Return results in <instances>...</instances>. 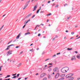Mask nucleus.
Returning <instances> with one entry per match:
<instances>
[{"instance_id":"f257e3e1","label":"nucleus","mask_w":80,"mask_h":80,"mask_svg":"<svg viewBox=\"0 0 80 80\" xmlns=\"http://www.w3.org/2000/svg\"><path fill=\"white\" fill-rule=\"evenodd\" d=\"M69 69V68H63L62 69L61 72L62 73H66V72H67L66 70L68 71Z\"/></svg>"},{"instance_id":"f03ea898","label":"nucleus","mask_w":80,"mask_h":80,"mask_svg":"<svg viewBox=\"0 0 80 80\" xmlns=\"http://www.w3.org/2000/svg\"><path fill=\"white\" fill-rule=\"evenodd\" d=\"M73 75V74H68L66 76V78H70V77H72Z\"/></svg>"},{"instance_id":"7ed1b4c3","label":"nucleus","mask_w":80,"mask_h":80,"mask_svg":"<svg viewBox=\"0 0 80 80\" xmlns=\"http://www.w3.org/2000/svg\"><path fill=\"white\" fill-rule=\"evenodd\" d=\"M12 53V51L9 50V51L7 53V56H9L10 55H11Z\"/></svg>"},{"instance_id":"20e7f679","label":"nucleus","mask_w":80,"mask_h":80,"mask_svg":"<svg viewBox=\"0 0 80 80\" xmlns=\"http://www.w3.org/2000/svg\"><path fill=\"white\" fill-rule=\"evenodd\" d=\"M13 45H13V44H11V45H9V46H7V47H8L6 49V50H8V49H9L10 48V47H11V46H13Z\"/></svg>"},{"instance_id":"39448f33","label":"nucleus","mask_w":80,"mask_h":80,"mask_svg":"<svg viewBox=\"0 0 80 80\" xmlns=\"http://www.w3.org/2000/svg\"><path fill=\"white\" fill-rule=\"evenodd\" d=\"M59 76H60V74H59L58 73H57L55 75V78H58V77H59Z\"/></svg>"},{"instance_id":"423d86ee","label":"nucleus","mask_w":80,"mask_h":80,"mask_svg":"<svg viewBox=\"0 0 80 80\" xmlns=\"http://www.w3.org/2000/svg\"><path fill=\"white\" fill-rule=\"evenodd\" d=\"M45 75H46V74L45 73H42L40 75V77H41V78H42L43 77H45Z\"/></svg>"},{"instance_id":"0eeeda50","label":"nucleus","mask_w":80,"mask_h":80,"mask_svg":"<svg viewBox=\"0 0 80 80\" xmlns=\"http://www.w3.org/2000/svg\"><path fill=\"white\" fill-rule=\"evenodd\" d=\"M37 6H34L33 7V9L32 10L33 11H35L36 10H37Z\"/></svg>"},{"instance_id":"6e6552de","label":"nucleus","mask_w":80,"mask_h":80,"mask_svg":"<svg viewBox=\"0 0 80 80\" xmlns=\"http://www.w3.org/2000/svg\"><path fill=\"white\" fill-rule=\"evenodd\" d=\"M28 22H30V19H28V20L25 21V22H24V24H27V23H28Z\"/></svg>"},{"instance_id":"1a4fd4ad","label":"nucleus","mask_w":80,"mask_h":80,"mask_svg":"<svg viewBox=\"0 0 80 80\" xmlns=\"http://www.w3.org/2000/svg\"><path fill=\"white\" fill-rule=\"evenodd\" d=\"M53 71H54V72H57V71H58V68H54L53 69Z\"/></svg>"},{"instance_id":"9d476101","label":"nucleus","mask_w":80,"mask_h":80,"mask_svg":"<svg viewBox=\"0 0 80 80\" xmlns=\"http://www.w3.org/2000/svg\"><path fill=\"white\" fill-rule=\"evenodd\" d=\"M76 58H78V59H80V54H78L76 56Z\"/></svg>"},{"instance_id":"9b49d317","label":"nucleus","mask_w":80,"mask_h":80,"mask_svg":"<svg viewBox=\"0 0 80 80\" xmlns=\"http://www.w3.org/2000/svg\"><path fill=\"white\" fill-rule=\"evenodd\" d=\"M76 58H75V56H73L71 59V60L73 61L74 60H76Z\"/></svg>"},{"instance_id":"f8f14e48","label":"nucleus","mask_w":80,"mask_h":80,"mask_svg":"<svg viewBox=\"0 0 80 80\" xmlns=\"http://www.w3.org/2000/svg\"><path fill=\"white\" fill-rule=\"evenodd\" d=\"M20 35H21V33H19L16 39H18L20 37Z\"/></svg>"},{"instance_id":"ddd939ff","label":"nucleus","mask_w":80,"mask_h":80,"mask_svg":"<svg viewBox=\"0 0 80 80\" xmlns=\"http://www.w3.org/2000/svg\"><path fill=\"white\" fill-rule=\"evenodd\" d=\"M28 6V4L25 5L24 7L23 8V10H25V8H26Z\"/></svg>"},{"instance_id":"4468645a","label":"nucleus","mask_w":80,"mask_h":80,"mask_svg":"<svg viewBox=\"0 0 80 80\" xmlns=\"http://www.w3.org/2000/svg\"><path fill=\"white\" fill-rule=\"evenodd\" d=\"M65 74H61L60 75V77H65Z\"/></svg>"},{"instance_id":"2eb2a0df","label":"nucleus","mask_w":80,"mask_h":80,"mask_svg":"<svg viewBox=\"0 0 80 80\" xmlns=\"http://www.w3.org/2000/svg\"><path fill=\"white\" fill-rule=\"evenodd\" d=\"M48 79H50V78H51V76L49 74H48Z\"/></svg>"},{"instance_id":"dca6fc26","label":"nucleus","mask_w":80,"mask_h":80,"mask_svg":"<svg viewBox=\"0 0 80 80\" xmlns=\"http://www.w3.org/2000/svg\"><path fill=\"white\" fill-rule=\"evenodd\" d=\"M74 78L73 77L70 78H68V80H72Z\"/></svg>"},{"instance_id":"f3484780","label":"nucleus","mask_w":80,"mask_h":80,"mask_svg":"<svg viewBox=\"0 0 80 80\" xmlns=\"http://www.w3.org/2000/svg\"><path fill=\"white\" fill-rule=\"evenodd\" d=\"M22 64V63H19L18 66V67H20Z\"/></svg>"},{"instance_id":"a211bd4d","label":"nucleus","mask_w":80,"mask_h":80,"mask_svg":"<svg viewBox=\"0 0 80 80\" xmlns=\"http://www.w3.org/2000/svg\"><path fill=\"white\" fill-rule=\"evenodd\" d=\"M32 13L29 14V15H28V16H27L26 17V18L28 17H28H30V16H31V15H32Z\"/></svg>"},{"instance_id":"6ab92c4d","label":"nucleus","mask_w":80,"mask_h":80,"mask_svg":"<svg viewBox=\"0 0 80 80\" xmlns=\"http://www.w3.org/2000/svg\"><path fill=\"white\" fill-rule=\"evenodd\" d=\"M29 34H30V32H28V33H25V35H29Z\"/></svg>"},{"instance_id":"aec40b11","label":"nucleus","mask_w":80,"mask_h":80,"mask_svg":"<svg viewBox=\"0 0 80 80\" xmlns=\"http://www.w3.org/2000/svg\"><path fill=\"white\" fill-rule=\"evenodd\" d=\"M3 27H4V25H3L0 28V31H1V30L3 28Z\"/></svg>"},{"instance_id":"412c9836","label":"nucleus","mask_w":80,"mask_h":80,"mask_svg":"<svg viewBox=\"0 0 80 80\" xmlns=\"http://www.w3.org/2000/svg\"><path fill=\"white\" fill-rule=\"evenodd\" d=\"M3 27H4V25H3L0 28V31H1V30L3 28Z\"/></svg>"},{"instance_id":"4be33fe9","label":"nucleus","mask_w":80,"mask_h":80,"mask_svg":"<svg viewBox=\"0 0 80 80\" xmlns=\"http://www.w3.org/2000/svg\"><path fill=\"white\" fill-rule=\"evenodd\" d=\"M67 50H68L69 51L70 50H72V48H68L67 49Z\"/></svg>"},{"instance_id":"5701e85b","label":"nucleus","mask_w":80,"mask_h":80,"mask_svg":"<svg viewBox=\"0 0 80 80\" xmlns=\"http://www.w3.org/2000/svg\"><path fill=\"white\" fill-rule=\"evenodd\" d=\"M47 80V78L46 77L44 78L43 79V80Z\"/></svg>"},{"instance_id":"b1692460","label":"nucleus","mask_w":80,"mask_h":80,"mask_svg":"<svg viewBox=\"0 0 80 80\" xmlns=\"http://www.w3.org/2000/svg\"><path fill=\"white\" fill-rule=\"evenodd\" d=\"M19 75H20V74H17V76H16V78H18V77H19Z\"/></svg>"},{"instance_id":"393cba45","label":"nucleus","mask_w":80,"mask_h":80,"mask_svg":"<svg viewBox=\"0 0 80 80\" xmlns=\"http://www.w3.org/2000/svg\"><path fill=\"white\" fill-rule=\"evenodd\" d=\"M40 11V9H38L37 12V13H39V12Z\"/></svg>"},{"instance_id":"a878e982","label":"nucleus","mask_w":80,"mask_h":80,"mask_svg":"<svg viewBox=\"0 0 80 80\" xmlns=\"http://www.w3.org/2000/svg\"><path fill=\"white\" fill-rule=\"evenodd\" d=\"M17 78V76H14L13 78Z\"/></svg>"},{"instance_id":"bb28decb","label":"nucleus","mask_w":80,"mask_h":80,"mask_svg":"<svg viewBox=\"0 0 80 80\" xmlns=\"http://www.w3.org/2000/svg\"><path fill=\"white\" fill-rule=\"evenodd\" d=\"M52 71V69L51 68H49L48 70V72H50V71Z\"/></svg>"},{"instance_id":"cd10ccee","label":"nucleus","mask_w":80,"mask_h":80,"mask_svg":"<svg viewBox=\"0 0 80 80\" xmlns=\"http://www.w3.org/2000/svg\"><path fill=\"white\" fill-rule=\"evenodd\" d=\"M52 15V13H50L48 14H47V16H50V15Z\"/></svg>"},{"instance_id":"c85d7f7f","label":"nucleus","mask_w":80,"mask_h":80,"mask_svg":"<svg viewBox=\"0 0 80 80\" xmlns=\"http://www.w3.org/2000/svg\"><path fill=\"white\" fill-rule=\"evenodd\" d=\"M70 17L68 18H67V20H69V19H70Z\"/></svg>"},{"instance_id":"c756f323","label":"nucleus","mask_w":80,"mask_h":80,"mask_svg":"<svg viewBox=\"0 0 80 80\" xmlns=\"http://www.w3.org/2000/svg\"><path fill=\"white\" fill-rule=\"evenodd\" d=\"M32 50H33L34 51V50H33V49H31L30 50V52H33Z\"/></svg>"},{"instance_id":"7c9ffc66","label":"nucleus","mask_w":80,"mask_h":80,"mask_svg":"<svg viewBox=\"0 0 80 80\" xmlns=\"http://www.w3.org/2000/svg\"><path fill=\"white\" fill-rule=\"evenodd\" d=\"M35 15H33L32 17V18H34V17H35Z\"/></svg>"},{"instance_id":"2f4dec72","label":"nucleus","mask_w":80,"mask_h":80,"mask_svg":"<svg viewBox=\"0 0 80 80\" xmlns=\"http://www.w3.org/2000/svg\"><path fill=\"white\" fill-rule=\"evenodd\" d=\"M75 33V32H71L72 35H73Z\"/></svg>"},{"instance_id":"473e14b6","label":"nucleus","mask_w":80,"mask_h":80,"mask_svg":"<svg viewBox=\"0 0 80 80\" xmlns=\"http://www.w3.org/2000/svg\"><path fill=\"white\" fill-rule=\"evenodd\" d=\"M23 53V51H22L20 53H19V55H21V54H22V53Z\"/></svg>"},{"instance_id":"72a5a7b5","label":"nucleus","mask_w":80,"mask_h":80,"mask_svg":"<svg viewBox=\"0 0 80 80\" xmlns=\"http://www.w3.org/2000/svg\"><path fill=\"white\" fill-rule=\"evenodd\" d=\"M17 75V73H15V74H12V76H15V75Z\"/></svg>"},{"instance_id":"f704fd0d","label":"nucleus","mask_w":80,"mask_h":80,"mask_svg":"<svg viewBox=\"0 0 80 80\" xmlns=\"http://www.w3.org/2000/svg\"><path fill=\"white\" fill-rule=\"evenodd\" d=\"M30 0L29 1H28L26 3H30Z\"/></svg>"},{"instance_id":"c9c22d12","label":"nucleus","mask_w":80,"mask_h":80,"mask_svg":"<svg viewBox=\"0 0 80 80\" xmlns=\"http://www.w3.org/2000/svg\"><path fill=\"white\" fill-rule=\"evenodd\" d=\"M52 63H49L48 64V65H52Z\"/></svg>"},{"instance_id":"e433bc0d","label":"nucleus","mask_w":80,"mask_h":80,"mask_svg":"<svg viewBox=\"0 0 80 80\" xmlns=\"http://www.w3.org/2000/svg\"><path fill=\"white\" fill-rule=\"evenodd\" d=\"M37 27H38V25H37L36 26L35 28L34 29V30H36V28H37Z\"/></svg>"},{"instance_id":"4c0bfd02","label":"nucleus","mask_w":80,"mask_h":80,"mask_svg":"<svg viewBox=\"0 0 80 80\" xmlns=\"http://www.w3.org/2000/svg\"><path fill=\"white\" fill-rule=\"evenodd\" d=\"M58 7V5H56V6H55V7L56 8H57V7Z\"/></svg>"},{"instance_id":"58836bf2","label":"nucleus","mask_w":80,"mask_h":80,"mask_svg":"<svg viewBox=\"0 0 80 80\" xmlns=\"http://www.w3.org/2000/svg\"><path fill=\"white\" fill-rule=\"evenodd\" d=\"M77 80H80V78H77Z\"/></svg>"},{"instance_id":"ea45409f","label":"nucleus","mask_w":80,"mask_h":80,"mask_svg":"<svg viewBox=\"0 0 80 80\" xmlns=\"http://www.w3.org/2000/svg\"><path fill=\"white\" fill-rule=\"evenodd\" d=\"M40 35H41V34H40V33H39V34L38 35V37L40 36Z\"/></svg>"},{"instance_id":"a19ab883","label":"nucleus","mask_w":80,"mask_h":80,"mask_svg":"<svg viewBox=\"0 0 80 80\" xmlns=\"http://www.w3.org/2000/svg\"><path fill=\"white\" fill-rule=\"evenodd\" d=\"M75 53H78V52L76 51L75 52Z\"/></svg>"},{"instance_id":"79ce46f5","label":"nucleus","mask_w":80,"mask_h":80,"mask_svg":"<svg viewBox=\"0 0 80 80\" xmlns=\"http://www.w3.org/2000/svg\"><path fill=\"white\" fill-rule=\"evenodd\" d=\"M16 48H19V46H17L15 47Z\"/></svg>"},{"instance_id":"37998d69","label":"nucleus","mask_w":80,"mask_h":80,"mask_svg":"<svg viewBox=\"0 0 80 80\" xmlns=\"http://www.w3.org/2000/svg\"><path fill=\"white\" fill-rule=\"evenodd\" d=\"M60 54V52H59V53H57V55H59V54Z\"/></svg>"},{"instance_id":"c03bdc74","label":"nucleus","mask_w":80,"mask_h":80,"mask_svg":"<svg viewBox=\"0 0 80 80\" xmlns=\"http://www.w3.org/2000/svg\"><path fill=\"white\" fill-rule=\"evenodd\" d=\"M67 4H64V6H65V7L66 6H67Z\"/></svg>"},{"instance_id":"a18cd8bd","label":"nucleus","mask_w":80,"mask_h":80,"mask_svg":"<svg viewBox=\"0 0 80 80\" xmlns=\"http://www.w3.org/2000/svg\"><path fill=\"white\" fill-rule=\"evenodd\" d=\"M56 56V54H55L54 55L52 56V57H55Z\"/></svg>"},{"instance_id":"49530a36","label":"nucleus","mask_w":80,"mask_h":80,"mask_svg":"<svg viewBox=\"0 0 80 80\" xmlns=\"http://www.w3.org/2000/svg\"><path fill=\"white\" fill-rule=\"evenodd\" d=\"M7 77H10V75H7Z\"/></svg>"},{"instance_id":"de8ad7c7","label":"nucleus","mask_w":80,"mask_h":80,"mask_svg":"<svg viewBox=\"0 0 80 80\" xmlns=\"http://www.w3.org/2000/svg\"><path fill=\"white\" fill-rule=\"evenodd\" d=\"M25 25H24L23 26V28H25Z\"/></svg>"},{"instance_id":"09e8293b","label":"nucleus","mask_w":80,"mask_h":80,"mask_svg":"<svg viewBox=\"0 0 80 80\" xmlns=\"http://www.w3.org/2000/svg\"><path fill=\"white\" fill-rule=\"evenodd\" d=\"M41 8V7H40V8H39V10H41V9H42Z\"/></svg>"},{"instance_id":"8fccbe9b","label":"nucleus","mask_w":80,"mask_h":80,"mask_svg":"<svg viewBox=\"0 0 80 80\" xmlns=\"http://www.w3.org/2000/svg\"><path fill=\"white\" fill-rule=\"evenodd\" d=\"M49 60V59H46V60H45V61H47V60Z\"/></svg>"},{"instance_id":"3c124183","label":"nucleus","mask_w":80,"mask_h":80,"mask_svg":"<svg viewBox=\"0 0 80 80\" xmlns=\"http://www.w3.org/2000/svg\"><path fill=\"white\" fill-rule=\"evenodd\" d=\"M50 2H51L50 1H49L48 2V3H50Z\"/></svg>"},{"instance_id":"603ef678","label":"nucleus","mask_w":80,"mask_h":80,"mask_svg":"<svg viewBox=\"0 0 80 80\" xmlns=\"http://www.w3.org/2000/svg\"><path fill=\"white\" fill-rule=\"evenodd\" d=\"M21 79V78H18V80H20Z\"/></svg>"},{"instance_id":"864d4df0","label":"nucleus","mask_w":80,"mask_h":80,"mask_svg":"<svg viewBox=\"0 0 80 80\" xmlns=\"http://www.w3.org/2000/svg\"><path fill=\"white\" fill-rule=\"evenodd\" d=\"M77 27H78V26L76 25V26H75V28H77Z\"/></svg>"},{"instance_id":"5fc2aeb1","label":"nucleus","mask_w":80,"mask_h":80,"mask_svg":"<svg viewBox=\"0 0 80 80\" xmlns=\"http://www.w3.org/2000/svg\"><path fill=\"white\" fill-rule=\"evenodd\" d=\"M44 53H45V52H43L42 53V55H43V54H44Z\"/></svg>"},{"instance_id":"6e6d98bb","label":"nucleus","mask_w":80,"mask_h":80,"mask_svg":"<svg viewBox=\"0 0 80 80\" xmlns=\"http://www.w3.org/2000/svg\"><path fill=\"white\" fill-rule=\"evenodd\" d=\"M53 67V66H51L49 67V68H50V67Z\"/></svg>"},{"instance_id":"4d7b16f0","label":"nucleus","mask_w":80,"mask_h":80,"mask_svg":"<svg viewBox=\"0 0 80 80\" xmlns=\"http://www.w3.org/2000/svg\"><path fill=\"white\" fill-rule=\"evenodd\" d=\"M41 25H42V26H43V25H44V24H41Z\"/></svg>"},{"instance_id":"13d9d810","label":"nucleus","mask_w":80,"mask_h":80,"mask_svg":"<svg viewBox=\"0 0 80 80\" xmlns=\"http://www.w3.org/2000/svg\"><path fill=\"white\" fill-rule=\"evenodd\" d=\"M65 32H68V30H66V31H65Z\"/></svg>"},{"instance_id":"bf43d9fd","label":"nucleus","mask_w":80,"mask_h":80,"mask_svg":"<svg viewBox=\"0 0 80 80\" xmlns=\"http://www.w3.org/2000/svg\"><path fill=\"white\" fill-rule=\"evenodd\" d=\"M48 21H49V20L48 19L47 20V22H48Z\"/></svg>"},{"instance_id":"052dcab7","label":"nucleus","mask_w":80,"mask_h":80,"mask_svg":"<svg viewBox=\"0 0 80 80\" xmlns=\"http://www.w3.org/2000/svg\"><path fill=\"white\" fill-rule=\"evenodd\" d=\"M36 75H38V73H37L36 74H35Z\"/></svg>"},{"instance_id":"680f3d73","label":"nucleus","mask_w":80,"mask_h":80,"mask_svg":"<svg viewBox=\"0 0 80 80\" xmlns=\"http://www.w3.org/2000/svg\"><path fill=\"white\" fill-rule=\"evenodd\" d=\"M33 1H34V0H32L31 1V2H33Z\"/></svg>"},{"instance_id":"e2e57ef3","label":"nucleus","mask_w":80,"mask_h":80,"mask_svg":"<svg viewBox=\"0 0 80 80\" xmlns=\"http://www.w3.org/2000/svg\"><path fill=\"white\" fill-rule=\"evenodd\" d=\"M24 79L25 80H27V78H25Z\"/></svg>"},{"instance_id":"0e129e2a","label":"nucleus","mask_w":80,"mask_h":80,"mask_svg":"<svg viewBox=\"0 0 80 80\" xmlns=\"http://www.w3.org/2000/svg\"><path fill=\"white\" fill-rule=\"evenodd\" d=\"M44 70H46V68H44Z\"/></svg>"},{"instance_id":"69168bd1","label":"nucleus","mask_w":80,"mask_h":80,"mask_svg":"<svg viewBox=\"0 0 80 80\" xmlns=\"http://www.w3.org/2000/svg\"><path fill=\"white\" fill-rule=\"evenodd\" d=\"M80 38V36L78 38H77V39H78V38Z\"/></svg>"},{"instance_id":"338daca9","label":"nucleus","mask_w":80,"mask_h":80,"mask_svg":"<svg viewBox=\"0 0 80 80\" xmlns=\"http://www.w3.org/2000/svg\"><path fill=\"white\" fill-rule=\"evenodd\" d=\"M6 15V14H4V15H3V17H5V15Z\"/></svg>"},{"instance_id":"774afa93","label":"nucleus","mask_w":80,"mask_h":80,"mask_svg":"<svg viewBox=\"0 0 80 80\" xmlns=\"http://www.w3.org/2000/svg\"><path fill=\"white\" fill-rule=\"evenodd\" d=\"M43 13V11L41 12V13Z\"/></svg>"}]
</instances>
